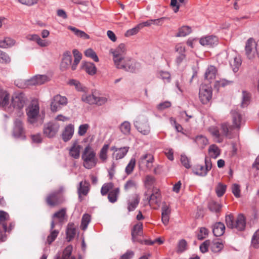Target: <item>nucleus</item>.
<instances>
[{
	"instance_id": "1",
	"label": "nucleus",
	"mask_w": 259,
	"mask_h": 259,
	"mask_svg": "<svg viewBox=\"0 0 259 259\" xmlns=\"http://www.w3.org/2000/svg\"><path fill=\"white\" fill-rule=\"evenodd\" d=\"M81 158L83 160V166L87 169H91L95 167L97 163L96 153L89 145L84 149Z\"/></svg>"
},
{
	"instance_id": "2",
	"label": "nucleus",
	"mask_w": 259,
	"mask_h": 259,
	"mask_svg": "<svg viewBox=\"0 0 259 259\" xmlns=\"http://www.w3.org/2000/svg\"><path fill=\"white\" fill-rule=\"evenodd\" d=\"M64 190V187L60 186L58 189L49 193L45 199L47 205L53 207L62 203L64 201L63 195Z\"/></svg>"
},
{
	"instance_id": "3",
	"label": "nucleus",
	"mask_w": 259,
	"mask_h": 259,
	"mask_svg": "<svg viewBox=\"0 0 259 259\" xmlns=\"http://www.w3.org/2000/svg\"><path fill=\"white\" fill-rule=\"evenodd\" d=\"M226 224L228 228L242 231L245 229L246 226V219L242 214H239L235 220L232 214L226 217Z\"/></svg>"
},
{
	"instance_id": "4",
	"label": "nucleus",
	"mask_w": 259,
	"mask_h": 259,
	"mask_svg": "<svg viewBox=\"0 0 259 259\" xmlns=\"http://www.w3.org/2000/svg\"><path fill=\"white\" fill-rule=\"evenodd\" d=\"M125 46L123 44H120L115 49H111L110 52L113 55V60L116 68H126L121 62H125L126 53Z\"/></svg>"
},
{
	"instance_id": "5",
	"label": "nucleus",
	"mask_w": 259,
	"mask_h": 259,
	"mask_svg": "<svg viewBox=\"0 0 259 259\" xmlns=\"http://www.w3.org/2000/svg\"><path fill=\"white\" fill-rule=\"evenodd\" d=\"M114 185L112 183L104 184L101 189V193L103 196L106 195L109 193L108 199L111 203H115L118 199L120 193L119 188H113Z\"/></svg>"
},
{
	"instance_id": "6",
	"label": "nucleus",
	"mask_w": 259,
	"mask_h": 259,
	"mask_svg": "<svg viewBox=\"0 0 259 259\" xmlns=\"http://www.w3.org/2000/svg\"><path fill=\"white\" fill-rule=\"evenodd\" d=\"M245 50L248 59H253L256 56L259 58V40L256 42L253 38H249L246 42Z\"/></svg>"
},
{
	"instance_id": "7",
	"label": "nucleus",
	"mask_w": 259,
	"mask_h": 259,
	"mask_svg": "<svg viewBox=\"0 0 259 259\" xmlns=\"http://www.w3.org/2000/svg\"><path fill=\"white\" fill-rule=\"evenodd\" d=\"M154 160L153 156L150 153L142 155L138 160V165L140 169L147 171L151 170Z\"/></svg>"
},
{
	"instance_id": "8",
	"label": "nucleus",
	"mask_w": 259,
	"mask_h": 259,
	"mask_svg": "<svg viewBox=\"0 0 259 259\" xmlns=\"http://www.w3.org/2000/svg\"><path fill=\"white\" fill-rule=\"evenodd\" d=\"M205 165L201 164H197L194 168V173L200 177H205L207 176L208 172L212 168V162L211 160L206 157L204 160Z\"/></svg>"
},
{
	"instance_id": "9",
	"label": "nucleus",
	"mask_w": 259,
	"mask_h": 259,
	"mask_svg": "<svg viewBox=\"0 0 259 259\" xmlns=\"http://www.w3.org/2000/svg\"><path fill=\"white\" fill-rule=\"evenodd\" d=\"M199 99L202 104H207L211 99L212 90L210 87L202 85L199 90Z\"/></svg>"
},
{
	"instance_id": "10",
	"label": "nucleus",
	"mask_w": 259,
	"mask_h": 259,
	"mask_svg": "<svg viewBox=\"0 0 259 259\" xmlns=\"http://www.w3.org/2000/svg\"><path fill=\"white\" fill-rule=\"evenodd\" d=\"M67 103V99L65 97L56 95L52 101L51 109L53 112H56L61 108L62 106L66 105Z\"/></svg>"
},
{
	"instance_id": "11",
	"label": "nucleus",
	"mask_w": 259,
	"mask_h": 259,
	"mask_svg": "<svg viewBox=\"0 0 259 259\" xmlns=\"http://www.w3.org/2000/svg\"><path fill=\"white\" fill-rule=\"evenodd\" d=\"M134 124L137 130L144 135H147L150 132V127L148 120L144 118H139L135 121Z\"/></svg>"
},
{
	"instance_id": "12",
	"label": "nucleus",
	"mask_w": 259,
	"mask_h": 259,
	"mask_svg": "<svg viewBox=\"0 0 259 259\" xmlns=\"http://www.w3.org/2000/svg\"><path fill=\"white\" fill-rule=\"evenodd\" d=\"M39 106L37 103L32 104L28 107L26 109V114L29 122L33 123L36 121L39 114Z\"/></svg>"
},
{
	"instance_id": "13",
	"label": "nucleus",
	"mask_w": 259,
	"mask_h": 259,
	"mask_svg": "<svg viewBox=\"0 0 259 259\" xmlns=\"http://www.w3.org/2000/svg\"><path fill=\"white\" fill-rule=\"evenodd\" d=\"M82 146L78 140H73L71 143L70 147L68 148L69 155L74 159H78L80 157V151Z\"/></svg>"
},
{
	"instance_id": "14",
	"label": "nucleus",
	"mask_w": 259,
	"mask_h": 259,
	"mask_svg": "<svg viewBox=\"0 0 259 259\" xmlns=\"http://www.w3.org/2000/svg\"><path fill=\"white\" fill-rule=\"evenodd\" d=\"M59 129V125L57 123H49L44 128V134L47 137H54Z\"/></svg>"
},
{
	"instance_id": "15",
	"label": "nucleus",
	"mask_w": 259,
	"mask_h": 259,
	"mask_svg": "<svg viewBox=\"0 0 259 259\" xmlns=\"http://www.w3.org/2000/svg\"><path fill=\"white\" fill-rule=\"evenodd\" d=\"M26 102V98L23 94L15 95L13 97L12 103L14 108L21 109L23 108Z\"/></svg>"
},
{
	"instance_id": "16",
	"label": "nucleus",
	"mask_w": 259,
	"mask_h": 259,
	"mask_svg": "<svg viewBox=\"0 0 259 259\" xmlns=\"http://www.w3.org/2000/svg\"><path fill=\"white\" fill-rule=\"evenodd\" d=\"M24 128L21 119H16L14 121L13 135L16 138L22 137L24 134Z\"/></svg>"
},
{
	"instance_id": "17",
	"label": "nucleus",
	"mask_w": 259,
	"mask_h": 259,
	"mask_svg": "<svg viewBox=\"0 0 259 259\" xmlns=\"http://www.w3.org/2000/svg\"><path fill=\"white\" fill-rule=\"evenodd\" d=\"M111 150L113 151L112 157L116 160H119L123 158L128 151V147H123L121 148H116L113 147Z\"/></svg>"
},
{
	"instance_id": "18",
	"label": "nucleus",
	"mask_w": 259,
	"mask_h": 259,
	"mask_svg": "<svg viewBox=\"0 0 259 259\" xmlns=\"http://www.w3.org/2000/svg\"><path fill=\"white\" fill-rule=\"evenodd\" d=\"M218 74V69L213 65H209L204 73V79L211 82L215 78Z\"/></svg>"
},
{
	"instance_id": "19",
	"label": "nucleus",
	"mask_w": 259,
	"mask_h": 259,
	"mask_svg": "<svg viewBox=\"0 0 259 259\" xmlns=\"http://www.w3.org/2000/svg\"><path fill=\"white\" fill-rule=\"evenodd\" d=\"M199 42L203 46L213 47L218 44V39L215 36L209 35L201 38Z\"/></svg>"
},
{
	"instance_id": "20",
	"label": "nucleus",
	"mask_w": 259,
	"mask_h": 259,
	"mask_svg": "<svg viewBox=\"0 0 259 259\" xmlns=\"http://www.w3.org/2000/svg\"><path fill=\"white\" fill-rule=\"evenodd\" d=\"M74 125L69 124L67 125L63 130L61 136L62 140L65 142L69 141L72 137L74 134Z\"/></svg>"
},
{
	"instance_id": "21",
	"label": "nucleus",
	"mask_w": 259,
	"mask_h": 259,
	"mask_svg": "<svg viewBox=\"0 0 259 259\" xmlns=\"http://www.w3.org/2000/svg\"><path fill=\"white\" fill-rule=\"evenodd\" d=\"M72 61V57L69 52H66L63 54L60 68L62 71L66 70L70 66Z\"/></svg>"
},
{
	"instance_id": "22",
	"label": "nucleus",
	"mask_w": 259,
	"mask_h": 259,
	"mask_svg": "<svg viewBox=\"0 0 259 259\" xmlns=\"http://www.w3.org/2000/svg\"><path fill=\"white\" fill-rule=\"evenodd\" d=\"M48 77L44 75H37L28 81L29 85H41L48 81Z\"/></svg>"
},
{
	"instance_id": "23",
	"label": "nucleus",
	"mask_w": 259,
	"mask_h": 259,
	"mask_svg": "<svg viewBox=\"0 0 259 259\" xmlns=\"http://www.w3.org/2000/svg\"><path fill=\"white\" fill-rule=\"evenodd\" d=\"M143 224L141 222L137 223L135 225L132 230V240L134 242L138 241L137 236L142 234Z\"/></svg>"
},
{
	"instance_id": "24",
	"label": "nucleus",
	"mask_w": 259,
	"mask_h": 259,
	"mask_svg": "<svg viewBox=\"0 0 259 259\" xmlns=\"http://www.w3.org/2000/svg\"><path fill=\"white\" fill-rule=\"evenodd\" d=\"M148 200V203L150 205L152 204H157L160 201V193L159 192V190L156 188H154L152 190V193L150 195V197L147 198Z\"/></svg>"
},
{
	"instance_id": "25",
	"label": "nucleus",
	"mask_w": 259,
	"mask_h": 259,
	"mask_svg": "<svg viewBox=\"0 0 259 259\" xmlns=\"http://www.w3.org/2000/svg\"><path fill=\"white\" fill-rule=\"evenodd\" d=\"M208 131L214 138V141L217 143H221L223 140V136L219 132L218 127L211 126L209 127Z\"/></svg>"
},
{
	"instance_id": "26",
	"label": "nucleus",
	"mask_w": 259,
	"mask_h": 259,
	"mask_svg": "<svg viewBox=\"0 0 259 259\" xmlns=\"http://www.w3.org/2000/svg\"><path fill=\"white\" fill-rule=\"evenodd\" d=\"M231 115L233 127L239 130L242 124V117L241 114L238 111L233 110L231 112Z\"/></svg>"
},
{
	"instance_id": "27",
	"label": "nucleus",
	"mask_w": 259,
	"mask_h": 259,
	"mask_svg": "<svg viewBox=\"0 0 259 259\" xmlns=\"http://www.w3.org/2000/svg\"><path fill=\"white\" fill-rule=\"evenodd\" d=\"M140 202V197L135 195L127 201V208L129 212L134 211L138 206Z\"/></svg>"
},
{
	"instance_id": "28",
	"label": "nucleus",
	"mask_w": 259,
	"mask_h": 259,
	"mask_svg": "<svg viewBox=\"0 0 259 259\" xmlns=\"http://www.w3.org/2000/svg\"><path fill=\"white\" fill-rule=\"evenodd\" d=\"M225 230L224 224L221 222H218L213 225L212 232L214 236H221L224 234Z\"/></svg>"
},
{
	"instance_id": "29",
	"label": "nucleus",
	"mask_w": 259,
	"mask_h": 259,
	"mask_svg": "<svg viewBox=\"0 0 259 259\" xmlns=\"http://www.w3.org/2000/svg\"><path fill=\"white\" fill-rule=\"evenodd\" d=\"M10 95L6 91L0 88V106L5 107L9 103Z\"/></svg>"
},
{
	"instance_id": "30",
	"label": "nucleus",
	"mask_w": 259,
	"mask_h": 259,
	"mask_svg": "<svg viewBox=\"0 0 259 259\" xmlns=\"http://www.w3.org/2000/svg\"><path fill=\"white\" fill-rule=\"evenodd\" d=\"M109 148L108 144H104L99 153V157L102 163H105L108 159V152Z\"/></svg>"
},
{
	"instance_id": "31",
	"label": "nucleus",
	"mask_w": 259,
	"mask_h": 259,
	"mask_svg": "<svg viewBox=\"0 0 259 259\" xmlns=\"http://www.w3.org/2000/svg\"><path fill=\"white\" fill-rule=\"evenodd\" d=\"M72 247L71 245L67 246L63 250L61 256H57L56 259H76L74 256H71Z\"/></svg>"
},
{
	"instance_id": "32",
	"label": "nucleus",
	"mask_w": 259,
	"mask_h": 259,
	"mask_svg": "<svg viewBox=\"0 0 259 259\" xmlns=\"http://www.w3.org/2000/svg\"><path fill=\"white\" fill-rule=\"evenodd\" d=\"M230 64L234 72L238 71L239 68L241 64V60L239 56H235L230 60Z\"/></svg>"
},
{
	"instance_id": "33",
	"label": "nucleus",
	"mask_w": 259,
	"mask_h": 259,
	"mask_svg": "<svg viewBox=\"0 0 259 259\" xmlns=\"http://www.w3.org/2000/svg\"><path fill=\"white\" fill-rule=\"evenodd\" d=\"M9 215L6 212L0 211V226L4 229V231H7V224L6 221L9 220Z\"/></svg>"
},
{
	"instance_id": "34",
	"label": "nucleus",
	"mask_w": 259,
	"mask_h": 259,
	"mask_svg": "<svg viewBox=\"0 0 259 259\" xmlns=\"http://www.w3.org/2000/svg\"><path fill=\"white\" fill-rule=\"evenodd\" d=\"M89 184L87 181H81L79 183V187L78 189V193L79 197H80L81 195H87L89 190Z\"/></svg>"
},
{
	"instance_id": "35",
	"label": "nucleus",
	"mask_w": 259,
	"mask_h": 259,
	"mask_svg": "<svg viewBox=\"0 0 259 259\" xmlns=\"http://www.w3.org/2000/svg\"><path fill=\"white\" fill-rule=\"evenodd\" d=\"M121 65H123L126 68H118V69H123L127 71H133L134 70V61L130 58L125 57V62H121Z\"/></svg>"
},
{
	"instance_id": "36",
	"label": "nucleus",
	"mask_w": 259,
	"mask_h": 259,
	"mask_svg": "<svg viewBox=\"0 0 259 259\" xmlns=\"http://www.w3.org/2000/svg\"><path fill=\"white\" fill-rule=\"evenodd\" d=\"M15 44L14 39L6 37L4 39H0V48H7L13 46Z\"/></svg>"
},
{
	"instance_id": "37",
	"label": "nucleus",
	"mask_w": 259,
	"mask_h": 259,
	"mask_svg": "<svg viewBox=\"0 0 259 259\" xmlns=\"http://www.w3.org/2000/svg\"><path fill=\"white\" fill-rule=\"evenodd\" d=\"M193 140L201 148H204L208 143L207 139L203 135H199L193 138Z\"/></svg>"
},
{
	"instance_id": "38",
	"label": "nucleus",
	"mask_w": 259,
	"mask_h": 259,
	"mask_svg": "<svg viewBox=\"0 0 259 259\" xmlns=\"http://www.w3.org/2000/svg\"><path fill=\"white\" fill-rule=\"evenodd\" d=\"M96 96L94 93L91 94H87L84 93L82 95L81 100L84 102H85L90 105L95 104L96 102Z\"/></svg>"
},
{
	"instance_id": "39",
	"label": "nucleus",
	"mask_w": 259,
	"mask_h": 259,
	"mask_svg": "<svg viewBox=\"0 0 259 259\" xmlns=\"http://www.w3.org/2000/svg\"><path fill=\"white\" fill-rule=\"evenodd\" d=\"M234 127L230 126L226 123H224L221 125V130L223 133V136L224 135L229 139L232 138L231 131Z\"/></svg>"
},
{
	"instance_id": "40",
	"label": "nucleus",
	"mask_w": 259,
	"mask_h": 259,
	"mask_svg": "<svg viewBox=\"0 0 259 259\" xmlns=\"http://www.w3.org/2000/svg\"><path fill=\"white\" fill-rule=\"evenodd\" d=\"M208 154L210 157L216 158L220 154V150L217 145H211L208 148Z\"/></svg>"
},
{
	"instance_id": "41",
	"label": "nucleus",
	"mask_w": 259,
	"mask_h": 259,
	"mask_svg": "<svg viewBox=\"0 0 259 259\" xmlns=\"http://www.w3.org/2000/svg\"><path fill=\"white\" fill-rule=\"evenodd\" d=\"M83 69L90 75H94L96 73L97 68L94 63L85 62L83 66Z\"/></svg>"
},
{
	"instance_id": "42",
	"label": "nucleus",
	"mask_w": 259,
	"mask_h": 259,
	"mask_svg": "<svg viewBox=\"0 0 259 259\" xmlns=\"http://www.w3.org/2000/svg\"><path fill=\"white\" fill-rule=\"evenodd\" d=\"M137 188L136 182L133 180H128L124 185V190L126 192L135 191Z\"/></svg>"
},
{
	"instance_id": "43",
	"label": "nucleus",
	"mask_w": 259,
	"mask_h": 259,
	"mask_svg": "<svg viewBox=\"0 0 259 259\" xmlns=\"http://www.w3.org/2000/svg\"><path fill=\"white\" fill-rule=\"evenodd\" d=\"M68 29L73 31L74 33V34L78 37L83 38L84 39L90 38V36L88 34H87L83 31L80 30L76 28L75 27L69 26L68 27Z\"/></svg>"
},
{
	"instance_id": "44",
	"label": "nucleus",
	"mask_w": 259,
	"mask_h": 259,
	"mask_svg": "<svg viewBox=\"0 0 259 259\" xmlns=\"http://www.w3.org/2000/svg\"><path fill=\"white\" fill-rule=\"evenodd\" d=\"M67 237L69 240L73 238L76 234V229L73 223H69L66 231Z\"/></svg>"
},
{
	"instance_id": "45",
	"label": "nucleus",
	"mask_w": 259,
	"mask_h": 259,
	"mask_svg": "<svg viewBox=\"0 0 259 259\" xmlns=\"http://www.w3.org/2000/svg\"><path fill=\"white\" fill-rule=\"evenodd\" d=\"M70 85H74L77 91L85 93L87 89L81 84L78 81L75 79H71L69 81Z\"/></svg>"
},
{
	"instance_id": "46",
	"label": "nucleus",
	"mask_w": 259,
	"mask_h": 259,
	"mask_svg": "<svg viewBox=\"0 0 259 259\" xmlns=\"http://www.w3.org/2000/svg\"><path fill=\"white\" fill-rule=\"evenodd\" d=\"M191 32V27L188 26H183L181 27L178 33L177 34L176 36L177 37H184L189 34Z\"/></svg>"
},
{
	"instance_id": "47",
	"label": "nucleus",
	"mask_w": 259,
	"mask_h": 259,
	"mask_svg": "<svg viewBox=\"0 0 259 259\" xmlns=\"http://www.w3.org/2000/svg\"><path fill=\"white\" fill-rule=\"evenodd\" d=\"M90 221L91 215L88 214H84L82 217L80 228L83 231L85 230Z\"/></svg>"
},
{
	"instance_id": "48",
	"label": "nucleus",
	"mask_w": 259,
	"mask_h": 259,
	"mask_svg": "<svg viewBox=\"0 0 259 259\" xmlns=\"http://www.w3.org/2000/svg\"><path fill=\"white\" fill-rule=\"evenodd\" d=\"M59 233L58 230H51L50 233L47 238V243L50 245L56 239Z\"/></svg>"
},
{
	"instance_id": "49",
	"label": "nucleus",
	"mask_w": 259,
	"mask_h": 259,
	"mask_svg": "<svg viewBox=\"0 0 259 259\" xmlns=\"http://www.w3.org/2000/svg\"><path fill=\"white\" fill-rule=\"evenodd\" d=\"M221 207L222 206L219 203L214 201H211L209 202L208 208L211 211L218 212L220 211Z\"/></svg>"
},
{
	"instance_id": "50",
	"label": "nucleus",
	"mask_w": 259,
	"mask_h": 259,
	"mask_svg": "<svg viewBox=\"0 0 259 259\" xmlns=\"http://www.w3.org/2000/svg\"><path fill=\"white\" fill-rule=\"evenodd\" d=\"M136 165L135 158H132L125 167V171L127 175H130L133 171Z\"/></svg>"
},
{
	"instance_id": "51",
	"label": "nucleus",
	"mask_w": 259,
	"mask_h": 259,
	"mask_svg": "<svg viewBox=\"0 0 259 259\" xmlns=\"http://www.w3.org/2000/svg\"><path fill=\"white\" fill-rule=\"evenodd\" d=\"M120 131L124 135H128L130 134L131 131V124L130 122L127 121L123 122L120 125Z\"/></svg>"
},
{
	"instance_id": "52",
	"label": "nucleus",
	"mask_w": 259,
	"mask_h": 259,
	"mask_svg": "<svg viewBox=\"0 0 259 259\" xmlns=\"http://www.w3.org/2000/svg\"><path fill=\"white\" fill-rule=\"evenodd\" d=\"M226 190V186L221 183L219 184L215 188L216 193L219 197L222 196Z\"/></svg>"
},
{
	"instance_id": "53",
	"label": "nucleus",
	"mask_w": 259,
	"mask_h": 259,
	"mask_svg": "<svg viewBox=\"0 0 259 259\" xmlns=\"http://www.w3.org/2000/svg\"><path fill=\"white\" fill-rule=\"evenodd\" d=\"M187 248V242L185 239H181L179 242L178 245L177 252L178 253H181Z\"/></svg>"
},
{
	"instance_id": "54",
	"label": "nucleus",
	"mask_w": 259,
	"mask_h": 259,
	"mask_svg": "<svg viewBox=\"0 0 259 259\" xmlns=\"http://www.w3.org/2000/svg\"><path fill=\"white\" fill-rule=\"evenodd\" d=\"M84 54L87 57L92 58L95 62H98L99 61V58L95 52H94L92 49H89L87 50L84 52Z\"/></svg>"
},
{
	"instance_id": "55",
	"label": "nucleus",
	"mask_w": 259,
	"mask_h": 259,
	"mask_svg": "<svg viewBox=\"0 0 259 259\" xmlns=\"http://www.w3.org/2000/svg\"><path fill=\"white\" fill-rule=\"evenodd\" d=\"M251 244L254 248L259 247V229L253 234L252 238Z\"/></svg>"
},
{
	"instance_id": "56",
	"label": "nucleus",
	"mask_w": 259,
	"mask_h": 259,
	"mask_svg": "<svg viewBox=\"0 0 259 259\" xmlns=\"http://www.w3.org/2000/svg\"><path fill=\"white\" fill-rule=\"evenodd\" d=\"M250 100V95L246 91L242 92V100L241 106L244 107L247 106Z\"/></svg>"
},
{
	"instance_id": "57",
	"label": "nucleus",
	"mask_w": 259,
	"mask_h": 259,
	"mask_svg": "<svg viewBox=\"0 0 259 259\" xmlns=\"http://www.w3.org/2000/svg\"><path fill=\"white\" fill-rule=\"evenodd\" d=\"M210 245V249L213 252H218L223 248V244L220 242H213Z\"/></svg>"
},
{
	"instance_id": "58",
	"label": "nucleus",
	"mask_w": 259,
	"mask_h": 259,
	"mask_svg": "<svg viewBox=\"0 0 259 259\" xmlns=\"http://www.w3.org/2000/svg\"><path fill=\"white\" fill-rule=\"evenodd\" d=\"M208 234V230L205 228L202 227L200 228L197 238L199 240H203L207 236Z\"/></svg>"
},
{
	"instance_id": "59",
	"label": "nucleus",
	"mask_w": 259,
	"mask_h": 259,
	"mask_svg": "<svg viewBox=\"0 0 259 259\" xmlns=\"http://www.w3.org/2000/svg\"><path fill=\"white\" fill-rule=\"evenodd\" d=\"M232 82L233 81L231 80H228L225 79H220L219 80L215 82V85L218 87H224L231 84Z\"/></svg>"
},
{
	"instance_id": "60",
	"label": "nucleus",
	"mask_w": 259,
	"mask_h": 259,
	"mask_svg": "<svg viewBox=\"0 0 259 259\" xmlns=\"http://www.w3.org/2000/svg\"><path fill=\"white\" fill-rule=\"evenodd\" d=\"M89 128L88 124H83L80 125L78 127V134L80 136H83L87 133Z\"/></svg>"
},
{
	"instance_id": "61",
	"label": "nucleus",
	"mask_w": 259,
	"mask_h": 259,
	"mask_svg": "<svg viewBox=\"0 0 259 259\" xmlns=\"http://www.w3.org/2000/svg\"><path fill=\"white\" fill-rule=\"evenodd\" d=\"M66 214V209L65 208H62L60 209L59 211L55 213L53 215V218H56L59 219L60 221H62L63 220L65 215Z\"/></svg>"
},
{
	"instance_id": "62",
	"label": "nucleus",
	"mask_w": 259,
	"mask_h": 259,
	"mask_svg": "<svg viewBox=\"0 0 259 259\" xmlns=\"http://www.w3.org/2000/svg\"><path fill=\"white\" fill-rule=\"evenodd\" d=\"M108 98L106 97H97L95 104L98 106H101L105 104L108 101Z\"/></svg>"
},
{
	"instance_id": "63",
	"label": "nucleus",
	"mask_w": 259,
	"mask_h": 259,
	"mask_svg": "<svg viewBox=\"0 0 259 259\" xmlns=\"http://www.w3.org/2000/svg\"><path fill=\"white\" fill-rule=\"evenodd\" d=\"M210 245V241L209 240H207L203 242L199 247L200 250L201 252L205 253L208 251V247Z\"/></svg>"
},
{
	"instance_id": "64",
	"label": "nucleus",
	"mask_w": 259,
	"mask_h": 259,
	"mask_svg": "<svg viewBox=\"0 0 259 259\" xmlns=\"http://www.w3.org/2000/svg\"><path fill=\"white\" fill-rule=\"evenodd\" d=\"M159 75L161 78L164 81L166 82H169L170 80V75L169 72L167 71H160L159 72Z\"/></svg>"
}]
</instances>
